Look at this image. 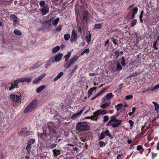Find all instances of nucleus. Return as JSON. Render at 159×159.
Masks as SVG:
<instances>
[{
    "label": "nucleus",
    "mask_w": 159,
    "mask_h": 159,
    "mask_svg": "<svg viewBox=\"0 0 159 159\" xmlns=\"http://www.w3.org/2000/svg\"><path fill=\"white\" fill-rule=\"evenodd\" d=\"M137 20L136 19H134L131 21V26L132 27H133L136 24Z\"/></svg>",
    "instance_id": "nucleus-34"
},
{
    "label": "nucleus",
    "mask_w": 159,
    "mask_h": 159,
    "mask_svg": "<svg viewBox=\"0 0 159 159\" xmlns=\"http://www.w3.org/2000/svg\"><path fill=\"white\" fill-rule=\"evenodd\" d=\"M103 120L104 122H106L108 121L109 119V117L107 116H103Z\"/></svg>",
    "instance_id": "nucleus-39"
},
{
    "label": "nucleus",
    "mask_w": 159,
    "mask_h": 159,
    "mask_svg": "<svg viewBox=\"0 0 159 159\" xmlns=\"http://www.w3.org/2000/svg\"><path fill=\"white\" fill-rule=\"evenodd\" d=\"M132 13L136 14L138 11V9L137 7H135L132 10Z\"/></svg>",
    "instance_id": "nucleus-37"
},
{
    "label": "nucleus",
    "mask_w": 159,
    "mask_h": 159,
    "mask_svg": "<svg viewBox=\"0 0 159 159\" xmlns=\"http://www.w3.org/2000/svg\"><path fill=\"white\" fill-rule=\"evenodd\" d=\"M62 54L59 53L55 56L54 60L56 62L60 61L62 57Z\"/></svg>",
    "instance_id": "nucleus-13"
},
{
    "label": "nucleus",
    "mask_w": 159,
    "mask_h": 159,
    "mask_svg": "<svg viewBox=\"0 0 159 159\" xmlns=\"http://www.w3.org/2000/svg\"><path fill=\"white\" fill-rule=\"evenodd\" d=\"M80 116L77 113L75 114L70 117V119L72 120H75L78 118Z\"/></svg>",
    "instance_id": "nucleus-22"
},
{
    "label": "nucleus",
    "mask_w": 159,
    "mask_h": 159,
    "mask_svg": "<svg viewBox=\"0 0 159 159\" xmlns=\"http://www.w3.org/2000/svg\"><path fill=\"white\" fill-rule=\"evenodd\" d=\"M14 84L13 83H12V82H11V87L9 89V90L11 91L12 89H15L16 88H17V85L16 84L15 85H13Z\"/></svg>",
    "instance_id": "nucleus-28"
},
{
    "label": "nucleus",
    "mask_w": 159,
    "mask_h": 159,
    "mask_svg": "<svg viewBox=\"0 0 159 159\" xmlns=\"http://www.w3.org/2000/svg\"><path fill=\"white\" fill-rule=\"evenodd\" d=\"M59 20V18H57L53 21V25H56L58 23Z\"/></svg>",
    "instance_id": "nucleus-38"
},
{
    "label": "nucleus",
    "mask_w": 159,
    "mask_h": 159,
    "mask_svg": "<svg viewBox=\"0 0 159 159\" xmlns=\"http://www.w3.org/2000/svg\"><path fill=\"white\" fill-rule=\"evenodd\" d=\"M134 4H132V5H130V6H129V8L128 9V10H129L130 9H131V8H132L134 6Z\"/></svg>",
    "instance_id": "nucleus-62"
},
{
    "label": "nucleus",
    "mask_w": 159,
    "mask_h": 159,
    "mask_svg": "<svg viewBox=\"0 0 159 159\" xmlns=\"http://www.w3.org/2000/svg\"><path fill=\"white\" fill-rule=\"evenodd\" d=\"M14 33L16 35H21V32L18 30H15L14 31Z\"/></svg>",
    "instance_id": "nucleus-29"
},
{
    "label": "nucleus",
    "mask_w": 159,
    "mask_h": 159,
    "mask_svg": "<svg viewBox=\"0 0 159 159\" xmlns=\"http://www.w3.org/2000/svg\"><path fill=\"white\" fill-rule=\"evenodd\" d=\"M57 144H52L50 145L49 147L50 149H52L56 147Z\"/></svg>",
    "instance_id": "nucleus-48"
},
{
    "label": "nucleus",
    "mask_w": 159,
    "mask_h": 159,
    "mask_svg": "<svg viewBox=\"0 0 159 159\" xmlns=\"http://www.w3.org/2000/svg\"><path fill=\"white\" fill-rule=\"evenodd\" d=\"M77 39V34L75 32L74 29H73L72 31L70 41L71 43L74 42L76 41Z\"/></svg>",
    "instance_id": "nucleus-10"
},
{
    "label": "nucleus",
    "mask_w": 159,
    "mask_h": 159,
    "mask_svg": "<svg viewBox=\"0 0 159 159\" xmlns=\"http://www.w3.org/2000/svg\"><path fill=\"white\" fill-rule=\"evenodd\" d=\"M52 151L54 156H57L60 154V150L54 149L52 150Z\"/></svg>",
    "instance_id": "nucleus-23"
},
{
    "label": "nucleus",
    "mask_w": 159,
    "mask_h": 159,
    "mask_svg": "<svg viewBox=\"0 0 159 159\" xmlns=\"http://www.w3.org/2000/svg\"><path fill=\"white\" fill-rule=\"evenodd\" d=\"M84 51V53H88L89 52V49L87 48L85 49Z\"/></svg>",
    "instance_id": "nucleus-56"
},
{
    "label": "nucleus",
    "mask_w": 159,
    "mask_h": 159,
    "mask_svg": "<svg viewBox=\"0 0 159 159\" xmlns=\"http://www.w3.org/2000/svg\"><path fill=\"white\" fill-rule=\"evenodd\" d=\"M100 93H98L95 96L92 97L91 98V100H93L96 97H97L98 96H99L100 95Z\"/></svg>",
    "instance_id": "nucleus-49"
},
{
    "label": "nucleus",
    "mask_w": 159,
    "mask_h": 159,
    "mask_svg": "<svg viewBox=\"0 0 159 159\" xmlns=\"http://www.w3.org/2000/svg\"><path fill=\"white\" fill-rule=\"evenodd\" d=\"M35 142V140L34 139H31L28 141V144L32 145Z\"/></svg>",
    "instance_id": "nucleus-35"
},
{
    "label": "nucleus",
    "mask_w": 159,
    "mask_h": 159,
    "mask_svg": "<svg viewBox=\"0 0 159 159\" xmlns=\"http://www.w3.org/2000/svg\"><path fill=\"white\" fill-rule=\"evenodd\" d=\"M112 41L113 43L117 45V43L116 42V40L114 38L112 39Z\"/></svg>",
    "instance_id": "nucleus-54"
},
{
    "label": "nucleus",
    "mask_w": 159,
    "mask_h": 159,
    "mask_svg": "<svg viewBox=\"0 0 159 159\" xmlns=\"http://www.w3.org/2000/svg\"><path fill=\"white\" fill-rule=\"evenodd\" d=\"M129 123L130 125V127H133V125L134 123V122H133L131 120H129Z\"/></svg>",
    "instance_id": "nucleus-47"
},
{
    "label": "nucleus",
    "mask_w": 159,
    "mask_h": 159,
    "mask_svg": "<svg viewBox=\"0 0 159 159\" xmlns=\"http://www.w3.org/2000/svg\"><path fill=\"white\" fill-rule=\"evenodd\" d=\"M54 62V59L52 58L50 59V60L47 62L45 67L46 68H47L49 66H50L52 63Z\"/></svg>",
    "instance_id": "nucleus-14"
},
{
    "label": "nucleus",
    "mask_w": 159,
    "mask_h": 159,
    "mask_svg": "<svg viewBox=\"0 0 159 159\" xmlns=\"http://www.w3.org/2000/svg\"><path fill=\"white\" fill-rule=\"evenodd\" d=\"M10 18L12 20L13 22L16 21L17 20V17L14 15H12L10 16Z\"/></svg>",
    "instance_id": "nucleus-27"
},
{
    "label": "nucleus",
    "mask_w": 159,
    "mask_h": 159,
    "mask_svg": "<svg viewBox=\"0 0 159 159\" xmlns=\"http://www.w3.org/2000/svg\"><path fill=\"white\" fill-rule=\"evenodd\" d=\"M107 111L106 110L99 109L98 110L93 113L94 117H97L100 115H104L107 113Z\"/></svg>",
    "instance_id": "nucleus-8"
},
{
    "label": "nucleus",
    "mask_w": 159,
    "mask_h": 159,
    "mask_svg": "<svg viewBox=\"0 0 159 159\" xmlns=\"http://www.w3.org/2000/svg\"><path fill=\"white\" fill-rule=\"evenodd\" d=\"M89 13L87 11H83L82 13V18L81 20L82 21L87 22L89 20Z\"/></svg>",
    "instance_id": "nucleus-7"
},
{
    "label": "nucleus",
    "mask_w": 159,
    "mask_h": 159,
    "mask_svg": "<svg viewBox=\"0 0 159 159\" xmlns=\"http://www.w3.org/2000/svg\"><path fill=\"white\" fill-rule=\"evenodd\" d=\"M143 127L142 126V128L141 129L142 131L141 132L140 134L141 135H143L145 133V132H144L143 130Z\"/></svg>",
    "instance_id": "nucleus-57"
},
{
    "label": "nucleus",
    "mask_w": 159,
    "mask_h": 159,
    "mask_svg": "<svg viewBox=\"0 0 159 159\" xmlns=\"http://www.w3.org/2000/svg\"><path fill=\"white\" fill-rule=\"evenodd\" d=\"M120 62L121 64L123 66H125V58L123 57H122Z\"/></svg>",
    "instance_id": "nucleus-32"
},
{
    "label": "nucleus",
    "mask_w": 159,
    "mask_h": 159,
    "mask_svg": "<svg viewBox=\"0 0 159 159\" xmlns=\"http://www.w3.org/2000/svg\"><path fill=\"white\" fill-rule=\"evenodd\" d=\"M99 144L100 146L101 147L105 146V143L104 142L102 141H100L99 142Z\"/></svg>",
    "instance_id": "nucleus-43"
},
{
    "label": "nucleus",
    "mask_w": 159,
    "mask_h": 159,
    "mask_svg": "<svg viewBox=\"0 0 159 159\" xmlns=\"http://www.w3.org/2000/svg\"><path fill=\"white\" fill-rule=\"evenodd\" d=\"M115 56L116 57V58H117L119 56L120 54V52L118 51H116L114 52Z\"/></svg>",
    "instance_id": "nucleus-51"
},
{
    "label": "nucleus",
    "mask_w": 159,
    "mask_h": 159,
    "mask_svg": "<svg viewBox=\"0 0 159 159\" xmlns=\"http://www.w3.org/2000/svg\"><path fill=\"white\" fill-rule=\"evenodd\" d=\"M84 109V107H83L82 109H81V110H80V111L79 113H77L78 114H79V115L80 116V115L82 113Z\"/></svg>",
    "instance_id": "nucleus-53"
},
{
    "label": "nucleus",
    "mask_w": 159,
    "mask_h": 159,
    "mask_svg": "<svg viewBox=\"0 0 159 159\" xmlns=\"http://www.w3.org/2000/svg\"><path fill=\"white\" fill-rule=\"evenodd\" d=\"M135 110H136V108L135 107H133V108L132 109V112L134 113V111H135Z\"/></svg>",
    "instance_id": "nucleus-63"
},
{
    "label": "nucleus",
    "mask_w": 159,
    "mask_h": 159,
    "mask_svg": "<svg viewBox=\"0 0 159 159\" xmlns=\"http://www.w3.org/2000/svg\"><path fill=\"white\" fill-rule=\"evenodd\" d=\"M70 55H71V52H68L67 53V54L64 57H65V58H67L69 59L70 57Z\"/></svg>",
    "instance_id": "nucleus-45"
},
{
    "label": "nucleus",
    "mask_w": 159,
    "mask_h": 159,
    "mask_svg": "<svg viewBox=\"0 0 159 159\" xmlns=\"http://www.w3.org/2000/svg\"><path fill=\"white\" fill-rule=\"evenodd\" d=\"M102 26V25L101 24H96L95 25L94 29H100L101 28Z\"/></svg>",
    "instance_id": "nucleus-31"
},
{
    "label": "nucleus",
    "mask_w": 159,
    "mask_h": 159,
    "mask_svg": "<svg viewBox=\"0 0 159 159\" xmlns=\"http://www.w3.org/2000/svg\"><path fill=\"white\" fill-rule=\"evenodd\" d=\"M86 122H80L78 123L76 125V129L80 131L86 130L89 128Z\"/></svg>",
    "instance_id": "nucleus-4"
},
{
    "label": "nucleus",
    "mask_w": 159,
    "mask_h": 159,
    "mask_svg": "<svg viewBox=\"0 0 159 159\" xmlns=\"http://www.w3.org/2000/svg\"><path fill=\"white\" fill-rule=\"evenodd\" d=\"M157 43V41H156L154 42L153 43V47L154 48V49L156 50H157L158 48L156 47V45Z\"/></svg>",
    "instance_id": "nucleus-46"
},
{
    "label": "nucleus",
    "mask_w": 159,
    "mask_h": 159,
    "mask_svg": "<svg viewBox=\"0 0 159 159\" xmlns=\"http://www.w3.org/2000/svg\"><path fill=\"white\" fill-rule=\"evenodd\" d=\"M158 89H159V84L155 86L152 89H151V91H153Z\"/></svg>",
    "instance_id": "nucleus-41"
},
{
    "label": "nucleus",
    "mask_w": 159,
    "mask_h": 159,
    "mask_svg": "<svg viewBox=\"0 0 159 159\" xmlns=\"http://www.w3.org/2000/svg\"><path fill=\"white\" fill-rule=\"evenodd\" d=\"M36 69V68L35 66L34 65V66L33 67H31L30 69V71H32L34 70L35 69Z\"/></svg>",
    "instance_id": "nucleus-55"
},
{
    "label": "nucleus",
    "mask_w": 159,
    "mask_h": 159,
    "mask_svg": "<svg viewBox=\"0 0 159 159\" xmlns=\"http://www.w3.org/2000/svg\"><path fill=\"white\" fill-rule=\"evenodd\" d=\"M110 118L111 119L108 122V124L112 126L113 128L119 126L122 122L121 120L117 119L116 116H112Z\"/></svg>",
    "instance_id": "nucleus-2"
},
{
    "label": "nucleus",
    "mask_w": 159,
    "mask_h": 159,
    "mask_svg": "<svg viewBox=\"0 0 159 159\" xmlns=\"http://www.w3.org/2000/svg\"><path fill=\"white\" fill-rule=\"evenodd\" d=\"M152 103L154 104L155 107V110L157 111L158 109H159V105L157 104L155 102H153Z\"/></svg>",
    "instance_id": "nucleus-33"
},
{
    "label": "nucleus",
    "mask_w": 159,
    "mask_h": 159,
    "mask_svg": "<svg viewBox=\"0 0 159 159\" xmlns=\"http://www.w3.org/2000/svg\"><path fill=\"white\" fill-rule=\"evenodd\" d=\"M142 148L143 147L142 146L138 145L136 149L137 150L139 151L141 150Z\"/></svg>",
    "instance_id": "nucleus-50"
},
{
    "label": "nucleus",
    "mask_w": 159,
    "mask_h": 159,
    "mask_svg": "<svg viewBox=\"0 0 159 159\" xmlns=\"http://www.w3.org/2000/svg\"><path fill=\"white\" fill-rule=\"evenodd\" d=\"M62 25H59L57 28H56V31L57 32L60 31L62 29Z\"/></svg>",
    "instance_id": "nucleus-40"
},
{
    "label": "nucleus",
    "mask_w": 159,
    "mask_h": 159,
    "mask_svg": "<svg viewBox=\"0 0 159 159\" xmlns=\"http://www.w3.org/2000/svg\"><path fill=\"white\" fill-rule=\"evenodd\" d=\"M21 95H17L14 94H11L10 98L12 100L19 102V101L21 99Z\"/></svg>",
    "instance_id": "nucleus-9"
},
{
    "label": "nucleus",
    "mask_w": 159,
    "mask_h": 159,
    "mask_svg": "<svg viewBox=\"0 0 159 159\" xmlns=\"http://www.w3.org/2000/svg\"><path fill=\"white\" fill-rule=\"evenodd\" d=\"M122 66L120 65V64L118 63H117L116 70L117 71H120L122 69Z\"/></svg>",
    "instance_id": "nucleus-36"
},
{
    "label": "nucleus",
    "mask_w": 159,
    "mask_h": 159,
    "mask_svg": "<svg viewBox=\"0 0 159 159\" xmlns=\"http://www.w3.org/2000/svg\"><path fill=\"white\" fill-rule=\"evenodd\" d=\"M18 80H19V79H17V80H15L14 82H12V83H13V84H17V83H20V82H19V81H18Z\"/></svg>",
    "instance_id": "nucleus-58"
},
{
    "label": "nucleus",
    "mask_w": 159,
    "mask_h": 159,
    "mask_svg": "<svg viewBox=\"0 0 159 159\" xmlns=\"http://www.w3.org/2000/svg\"><path fill=\"white\" fill-rule=\"evenodd\" d=\"M73 149L74 150H75V151H76V150H77L78 149V148H77V147H73Z\"/></svg>",
    "instance_id": "nucleus-64"
},
{
    "label": "nucleus",
    "mask_w": 159,
    "mask_h": 159,
    "mask_svg": "<svg viewBox=\"0 0 159 159\" xmlns=\"http://www.w3.org/2000/svg\"><path fill=\"white\" fill-rule=\"evenodd\" d=\"M46 75L45 73H43L41 74L33 81V83L34 84H36L38 83L40 80L42 79L46 76Z\"/></svg>",
    "instance_id": "nucleus-11"
},
{
    "label": "nucleus",
    "mask_w": 159,
    "mask_h": 159,
    "mask_svg": "<svg viewBox=\"0 0 159 159\" xmlns=\"http://www.w3.org/2000/svg\"><path fill=\"white\" fill-rule=\"evenodd\" d=\"M133 98V96L132 95H127L125 97V99L126 100H129Z\"/></svg>",
    "instance_id": "nucleus-42"
},
{
    "label": "nucleus",
    "mask_w": 159,
    "mask_h": 159,
    "mask_svg": "<svg viewBox=\"0 0 159 159\" xmlns=\"http://www.w3.org/2000/svg\"><path fill=\"white\" fill-rule=\"evenodd\" d=\"M31 78L29 77H25L19 79L18 81L20 82H27L28 83H29L31 81Z\"/></svg>",
    "instance_id": "nucleus-12"
},
{
    "label": "nucleus",
    "mask_w": 159,
    "mask_h": 159,
    "mask_svg": "<svg viewBox=\"0 0 159 159\" xmlns=\"http://www.w3.org/2000/svg\"><path fill=\"white\" fill-rule=\"evenodd\" d=\"M110 104V103H106L100 105V107L102 108L105 109L108 107Z\"/></svg>",
    "instance_id": "nucleus-21"
},
{
    "label": "nucleus",
    "mask_w": 159,
    "mask_h": 159,
    "mask_svg": "<svg viewBox=\"0 0 159 159\" xmlns=\"http://www.w3.org/2000/svg\"><path fill=\"white\" fill-rule=\"evenodd\" d=\"M46 87L45 85H43L40 86L36 89V91L38 93H39L43 91Z\"/></svg>",
    "instance_id": "nucleus-17"
},
{
    "label": "nucleus",
    "mask_w": 159,
    "mask_h": 159,
    "mask_svg": "<svg viewBox=\"0 0 159 159\" xmlns=\"http://www.w3.org/2000/svg\"><path fill=\"white\" fill-rule=\"evenodd\" d=\"M93 91L91 90L90 89L88 90V97H89L91 96V94H92Z\"/></svg>",
    "instance_id": "nucleus-44"
},
{
    "label": "nucleus",
    "mask_w": 159,
    "mask_h": 159,
    "mask_svg": "<svg viewBox=\"0 0 159 159\" xmlns=\"http://www.w3.org/2000/svg\"><path fill=\"white\" fill-rule=\"evenodd\" d=\"M43 134L41 133L40 134L39 133L38 134L39 137L41 138L42 140H44L46 137V134L44 130L43 131Z\"/></svg>",
    "instance_id": "nucleus-15"
},
{
    "label": "nucleus",
    "mask_w": 159,
    "mask_h": 159,
    "mask_svg": "<svg viewBox=\"0 0 159 159\" xmlns=\"http://www.w3.org/2000/svg\"><path fill=\"white\" fill-rule=\"evenodd\" d=\"M18 24V21L17 20L16 21L14 22V25H16Z\"/></svg>",
    "instance_id": "nucleus-61"
},
{
    "label": "nucleus",
    "mask_w": 159,
    "mask_h": 159,
    "mask_svg": "<svg viewBox=\"0 0 159 159\" xmlns=\"http://www.w3.org/2000/svg\"><path fill=\"white\" fill-rule=\"evenodd\" d=\"M106 135L108 136L111 139H112V136L109 133V131L108 129H107L106 131L101 133V135L99 138V140H100L104 139Z\"/></svg>",
    "instance_id": "nucleus-6"
},
{
    "label": "nucleus",
    "mask_w": 159,
    "mask_h": 159,
    "mask_svg": "<svg viewBox=\"0 0 159 159\" xmlns=\"http://www.w3.org/2000/svg\"><path fill=\"white\" fill-rule=\"evenodd\" d=\"M31 145L29 144L28 143L27 146L26 148V149L28 151H29L30 149L31 148Z\"/></svg>",
    "instance_id": "nucleus-52"
},
{
    "label": "nucleus",
    "mask_w": 159,
    "mask_h": 159,
    "mask_svg": "<svg viewBox=\"0 0 159 159\" xmlns=\"http://www.w3.org/2000/svg\"><path fill=\"white\" fill-rule=\"evenodd\" d=\"M64 39L66 41L68 40L70 38V35L69 34H66L64 36Z\"/></svg>",
    "instance_id": "nucleus-30"
},
{
    "label": "nucleus",
    "mask_w": 159,
    "mask_h": 159,
    "mask_svg": "<svg viewBox=\"0 0 159 159\" xmlns=\"http://www.w3.org/2000/svg\"><path fill=\"white\" fill-rule=\"evenodd\" d=\"M91 35L90 34V31H89V34L87 35L85 37V39L87 42L89 43L90 42L91 40Z\"/></svg>",
    "instance_id": "nucleus-16"
},
{
    "label": "nucleus",
    "mask_w": 159,
    "mask_h": 159,
    "mask_svg": "<svg viewBox=\"0 0 159 159\" xmlns=\"http://www.w3.org/2000/svg\"><path fill=\"white\" fill-rule=\"evenodd\" d=\"M39 5L41 7L39 10L43 15L46 14L49 11V8L47 5H45V3L43 1H41L39 2Z\"/></svg>",
    "instance_id": "nucleus-3"
},
{
    "label": "nucleus",
    "mask_w": 159,
    "mask_h": 159,
    "mask_svg": "<svg viewBox=\"0 0 159 159\" xmlns=\"http://www.w3.org/2000/svg\"><path fill=\"white\" fill-rule=\"evenodd\" d=\"M121 155H118L117 157V159H121Z\"/></svg>",
    "instance_id": "nucleus-59"
},
{
    "label": "nucleus",
    "mask_w": 159,
    "mask_h": 159,
    "mask_svg": "<svg viewBox=\"0 0 159 159\" xmlns=\"http://www.w3.org/2000/svg\"><path fill=\"white\" fill-rule=\"evenodd\" d=\"M79 57V56L75 55L73 57L71 58L69 62H66L64 66L65 68L68 69L71 65L74 64L75 63Z\"/></svg>",
    "instance_id": "nucleus-5"
},
{
    "label": "nucleus",
    "mask_w": 159,
    "mask_h": 159,
    "mask_svg": "<svg viewBox=\"0 0 159 159\" xmlns=\"http://www.w3.org/2000/svg\"><path fill=\"white\" fill-rule=\"evenodd\" d=\"M63 75V72H60L58 74L54 79V80L56 81L60 79Z\"/></svg>",
    "instance_id": "nucleus-19"
},
{
    "label": "nucleus",
    "mask_w": 159,
    "mask_h": 159,
    "mask_svg": "<svg viewBox=\"0 0 159 159\" xmlns=\"http://www.w3.org/2000/svg\"><path fill=\"white\" fill-rule=\"evenodd\" d=\"M113 96L112 93H110L107 94L106 96V97L107 98V99H109L111 98H112Z\"/></svg>",
    "instance_id": "nucleus-24"
},
{
    "label": "nucleus",
    "mask_w": 159,
    "mask_h": 159,
    "mask_svg": "<svg viewBox=\"0 0 159 159\" xmlns=\"http://www.w3.org/2000/svg\"><path fill=\"white\" fill-rule=\"evenodd\" d=\"M38 103V101L37 99L33 100L25 109L24 113H28L34 111L37 106Z\"/></svg>",
    "instance_id": "nucleus-1"
},
{
    "label": "nucleus",
    "mask_w": 159,
    "mask_h": 159,
    "mask_svg": "<svg viewBox=\"0 0 159 159\" xmlns=\"http://www.w3.org/2000/svg\"><path fill=\"white\" fill-rule=\"evenodd\" d=\"M42 64V62H41L40 61H39L36 63L34 65L36 68H37L40 66Z\"/></svg>",
    "instance_id": "nucleus-25"
},
{
    "label": "nucleus",
    "mask_w": 159,
    "mask_h": 159,
    "mask_svg": "<svg viewBox=\"0 0 159 159\" xmlns=\"http://www.w3.org/2000/svg\"><path fill=\"white\" fill-rule=\"evenodd\" d=\"M123 107V105L122 103H119L115 106L117 111L120 110Z\"/></svg>",
    "instance_id": "nucleus-26"
},
{
    "label": "nucleus",
    "mask_w": 159,
    "mask_h": 159,
    "mask_svg": "<svg viewBox=\"0 0 159 159\" xmlns=\"http://www.w3.org/2000/svg\"><path fill=\"white\" fill-rule=\"evenodd\" d=\"M91 134L90 132H87L84 135V137L86 140H87L89 139H90L91 138Z\"/></svg>",
    "instance_id": "nucleus-18"
},
{
    "label": "nucleus",
    "mask_w": 159,
    "mask_h": 159,
    "mask_svg": "<svg viewBox=\"0 0 159 159\" xmlns=\"http://www.w3.org/2000/svg\"><path fill=\"white\" fill-rule=\"evenodd\" d=\"M96 89H97V87H93L92 88H91L90 89L92 91H93L94 90H95Z\"/></svg>",
    "instance_id": "nucleus-60"
},
{
    "label": "nucleus",
    "mask_w": 159,
    "mask_h": 159,
    "mask_svg": "<svg viewBox=\"0 0 159 159\" xmlns=\"http://www.w3.org/2000/svg\"><path fill=\"white\" fill-rule=\"evenodd\" d=\"M60 47L58 46L54 48L52 50V53L53 54L56 53L60 50Z\"/></svg>",
    "instance_id": "nucleus-20"
}]
</instances>
